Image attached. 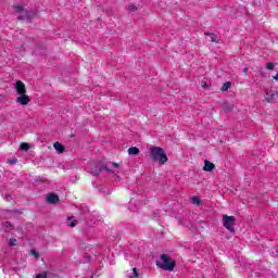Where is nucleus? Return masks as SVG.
I'll return each mask as SVG.
<instances>
[{
    "mask_svg": "<svg viewBox=\"0 0 278 278\" xmlns=\"http://www.w3.org/2000/svg\"><path fill=\"white\" fill-rule=\"evenodd\" d=\"M35 278H47V271L38 274Z\"/></svg>",
    "mask_w": 278,
    "mask_h": 278,
    "instance_id": "22",
    "label": "nucleus"
},
{
    "mask_svg": "<svg viewBox=\"0 0 278 278\" xmlns=\"http://www.w3.org/2000/svg\"><path fill=\"white\" fill-rule=\"evenodd\" d=\"M214 168H216V166L214 165V163H212V162H210V161H204L203 170H205L206 173H212V170H214Z\"/></svg>",
    "mask_w": 278,
    "mask_h": 278,
    "instance_id": "8",
    "label": "nucleus"
},
{
    "mask_svg": "<svg viewBox=\"0 0 278 278\" xmlns=\"http://www.w3.org/2000/svg\"><path fill=\"white\" fill-rule=\"evenodd\" d=\"M13 88H15L17 94H27V89L25 88V84L21 80H17L13 84Z\"/></svg>",
    "mask_w": 278,
    "mask_h": 278,
    "instance_id": "5",
    "label": "nucleus"
},
{
    "mask_svg": "<svg viewBox=\"0 0 278 278\" xmlns=\"http://www.w3.org/2000/svg\"><path fill=\"white\" fill-rule=\"evenodd\" d=\"M53 147H54V149H55L56 152H59V153H64V146H62L60 142H55V143L53 144Z\"/></svg>",
    "mask_w": 278,
    "mask_h": 278,
    "instance_id": "14",
    "label": "nucleus"
},
{
    "mask_svg": "<svg viewBox=\"0 0 278 278\" xmlns=\"http://www.w3.org/2000/svg\"><path fill=\"white\" fill-rule=\"evenodd\" d=\"M274 79H276V80L278 79V74L274 77Z\"/></svg>",
    "mask_w": 278,
    "mask_h": 278,
    "instance_id": "29",
    "label": "nucleus"
},
{
    "mask_svg": "<svg viewBox=\"0 0 278 278\" xmlns=\"http://www.w3.org/2000/svg\"><path fill=\"white\" fill-rule=\"evenodd\" d=\"M10 164H16V159L11 160Z\"/></svg>",
    "mask_w": 278,
    "mask_h": 278,
    "instance_id": "25",
    "label": "nucleus"
},
{
    "mask_svg": "<svg viewBox=\"0 0 278 278\" xmlns=\"http://www.w3.org/2000/svg\"><path fill=\"white\" fill-rule=\"evenodd\" d=\"M229 88H231V83H225L222 87V91L223 92H227V90H229Z\"/></svg>",
    "mask_w": 278,
    "mask_h": 278,
    "instance_id": "16",
    "label": "nucleus"
},
{
    "mask_svg": "<svg viewBox=\"0 0 278 278\" xmlns=\"http://www.w3.org/2000/svg\"><path fill=\"white\" fill-rule=\"evenodd\" d=\"M140 150L137 147H131L128 149V155H138Z\"/></svg>",
    "mask_w": 278,
    "mask_h": 278,
    "instance_id": "12",
    "label": "nucleus"
},
{
    "mask_svg": "<svg viewBox=\"0 0 278 278\" xmlns=\"http://www.w3.org/2000/svg\"><path fill=\"white\" fill-rule=\"evenodd\" d=\"M21 149H22V151H29V143H22L21 144Z\"/></svg>",
    "mask_w": 278,
    "mask_h": 278,
    "instance_id": "17",
    "label": "nucleus"
},
{
    "mask_svg": "<svg viewBox=\"0 0 278 278\" xmlns=\"http://www.w3.org/2000/svg\"><path fill=\"white\" fill-rule=\"evenodd\" d=\"M102 168L101 165H93L91 166V175H99L101 173Z\"/></svg>",
    "mask_w": 278,
    "mask_h": 278,
    "instance_id": "11",
    "label": "nucleus"
},
{
    "mask_svg": "<svg viewBox=\"0 0 278 278\" xmlns=\"http://www.w3.org/2000/svg\"><path fill=\"white\" fill-rule=\"evenodd\" d=\"M67 227H77L78 222L74 217H67Z\"/></svg>",
    "mask_w": 278,
    "mask_h": 278,
    "instance_id": "13",
    "label": "nucleus"
},
{
    "mask_svg": "<svg viewBox=\"0 0 278 278\" xmlns=\"http://www.w3.org/2000/svg\"><path fill=\"white\" fill-rule=\"evenodd\" d=\"M15 10L20 14L18 21H31L36 16V11H27L23 5H15Z\"/></svg>",
    "mask_w": 278,
    "mask_h": 278,
    "instance_id": "3",
    "label": "nucleus"
},
{
    "mask_svg": "<svg viewBox=\"0 0 278 278\" xmlns=\"http://www.w3.org/2000/svg\"><path fill=\"white\" fill-rule=\"evenodd\" d=\"M9 247H16V239H10Z\"/></svg>",
    "mask_w": 278,
    "mask_h": 278,
    "instance_id": "19",
    "label": "nucleus"
},
{
    "mask_svg": "<svg viewBox=\"0 0 278 278\" xmlns=\"http://www.w3.org/2000/svg\"><path fill=\"white\" fill-rule=\"evenodd\" d=\"M117 179H121V176H117Z\"/></svg>",
    "mask_w": 278,
    "mask_h": 278,
    "instance_id": "30",
    "label": "nucleus"
},
{
    "mask_svg": "<svg viewBox=\"0 0 278 278\" xmlns=\"http://www.w3.org/2000/svg\"><path fill=\"white\" fill-rule=\"evenodd\" d=\"M132 270H134L136 277H138V273H136V268H134Z\"/></svg>",
    "mask_w": 278,
    "mask_h": 278,
    "instance_id": "28",
    "label": "nucleus"
},
{
    "mask_svg": "<svg viewBox=\"0 0 278 278\" xmlns=\"http://www.w3.org/2000/svg\"><path fill=\"white\" fill-rule=\"evenodd\" d=\"M29 101H31V99H29L27 93L20 94V97L16 98V103H20V105H28Z\"/></svg>",
    "mask_w": 278,
    "mask_h": 278,
    "instance_id": "7",
    "label": "nucleus"
},
{
    "mask_svg": "<svg viewBox=\"0 0 278 278\" xmlns=\"http://www.w3.org/2000/svg\"><path fill=\"white\" fill-rule=\"evenodd\" d=\"M277 97H278L277 90H266L265 101H267V103H273V101H275Z\"/></svg>",
    "mask_w": 278,
    "mask_h": 278,
    "instance_id": "6",
    "label": "nucleus"
},
{
    "mask_svg": "<svg viewBox=\"0 0 278 278\" xmlns=\"http://www.w3.org/2000/svg\"><path fill=\"white\" fill-rule=\"evenodd\" d=\"M85 258L89 261L90 260V255H85Z\"/></svg>",
    "mask_w": 278,
    "mask_h": 278,
    "instance_id": "27",
    "label": "nucleus"
},
{
    "mask_svg": "<svg viewBox=\"0 0 278 278\" xmlns=\"http://www.w3.org/2000/svg\"><path fill=\"white\" fill-rule=\"evenodd\" d=\"M201 86H202V88H207V83L202 81V83H201Z\"/></svg>",
    "mask_w": 278,
    "mask_h": 278,
    "instance_id": "24",
    "label": "nucleus"
},
{
    "mask_svg": "<svg viewBox=\"0 0 278 278\" xmlns=\"http://www.w3.org/2000/svg\"><path fill=\"white\" fill-rule=\"evenodd\" d=\"M128 10H129V12H136V10H138V8L134 4H130V5H128Z\"/></svg>",
    "mask_w": 278,
    "mask_h": 278,
    "instance_id": "18",
    "label": "nucleus"
},
{
    "mask_svg": "<svg viewBox=\"0 0 278 278\" xmlns=\"http://www.w3.org/2000/svg\"><path fill=\"white\" fill-rule=\"evenodd\" d=\"M48 203L55 204L60 201V198L55 193H51L47 198Z\"/></svg>",
    "mask_w": 278,
    "mask_h": 278,
    "instance_id": "9",
    "label": "nucleus"
},
{
    "mask_svg": "<svg viewBox=\"0 0 278 278\" xmlns=\"http://www.w3.org/2000/svg\"><path fill=\"white\" fill-rule=\"evenodd\" d=\"M266 68L268 71H273L275 68V64L274 63H267Z\"/></svg>",
    "mask_w": 278,
    "mask_h": 278,
    "instance_id": "21",
    "label": "nucleus"
},
{
    "mask_svg": "<svg viewBox=\"0 0 278 278\" xmlns=\"http://www.w3.org/2000/svg\"><path fill=\"white\" fill-rule=\"evenodd\" d=\"M207 36H211V42H216V35L208 33Z\"/></svg>",
    "mask_w": 278,
    "mask_h": 278,
    "instance_id": "20",
    "label": "nucleus"
},
{
    "mask_svg": "<svg viewBox=\"0 0 278 278\" xmlns=\"http://www.w3.org/2000/svg\"><path fill=\"white\" fill-rule=\"evenodd\" d=\"M150 153L151 159L154 162H159V164H166L168 162V156H166L164 149H162L161 147L151 148Z\"/></svg>",
    "mask_w": 278,
    "mask_h": 278,
    "instance_id": "1",
    "label": "nucleus"
},
{
    "mask_svg": "<svg viewBox=\"0 0 278 278\" xmlns=\"http://www.w3.org/2000/svg\"><path fill=\"white\" fill-rule=\"evenodd\" d=\"M191 203L193 205H201V199L199 197H192L191 198Z\"/></svg>",
    "mask_w": 278,
    "mask_h": 278,
    "instance_id": "15",
    "label": "nucleus"
},
{
    "mask_svg": "<svg viewBox=\"0 0 278 278\" xmlns=\"http://www.w3.org/2000/svg\"><path fill=\"white\" fill-rule=\"evenodd\" d=\"M156 266H159L163 270H175V261H170L168 255L162 254L160 260L156 261Z\"/></svg>",
    "mask_w": 278,
    "mask_h": 278,
    "instance_id": "2",
    "label": "nucleus"
},
{
    "mask_svg": "<svg viewBox=\"0 0 278 278\" xmlns=\"http://www.w3.org/2000/svg\"><path fill=\"white\" fill-rule=\"evenodd\" d=\"M223 225L230 233H236L233 225H236V217L229 215H223Z\"/></svg>",
    "mask_w": 278,
    "mask_h": 278,
    "instance_id": "4",
    "label": "nucleus"
},
{
    "mask_svg": "<svg viewBox=\"0 0 278 278\" xmlns=\"http://www.w3.org/2000/svg\"><path fill=\"white\" fill-rule=\"evenodd\" d=\"M243 73H249V68L244 67Z\"/></svg>",
    "mask_w": 278,
    "mask_h": 278,
    "instance_id": "26",
    "label": "nucleus"
},
{
    "mask_svg": "<svg viewBox=\"0 0 278 278\" xmlns=\"http://www.w3.org/2000/svg\"><path fill=\"white\" fill-rule=\"evenodd\" d=\"M118 166L117 163H109L104 166V170H106V173H114L112 168H118Z\"/></svg>",
    "mask_w": 278,
    "mask_h": 278,
    "instance_id": "10",
    "label": "nucleus"
},
{
    "mask_svg": "<svg viewBox=\"0 0 278 278\" xmlns=\"http://www.w3.org/2000/svg\"><path fill=\"white\" fill-rule=\"evenodd\" d=\"M30 255H34L36 258H38L39 254L36 250H30Z\"/></svg>",
    "mask_w": 278,
    "mask_h": 278,
    "instance_id": "23",
    "label": "nucleus"
}]
</instances>
